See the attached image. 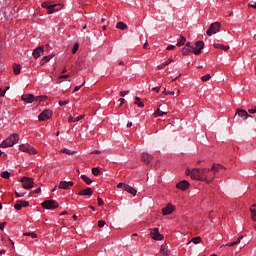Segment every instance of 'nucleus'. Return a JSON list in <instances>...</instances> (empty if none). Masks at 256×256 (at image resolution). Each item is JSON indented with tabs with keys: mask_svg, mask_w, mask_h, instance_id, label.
I'll return each mask as SVG.
<instances>
[{
	"mask_svg": "<svg viewBox=\"0 0 256 256\" xmlns=\"http://www.w3.org/2000/svg\"><path fill=\"white\" fill-rule=\"evenodd\" d=\"M222 167L223 166H221L220 164H216V165H213L211 169L187 168L185 173L195 181H204L205 183L209 184V183H213L216 173L219 172V169H221Z\"/></svg>",
	"mask_w": 256,
	"mask_h": 256,
	"instance_id": "1",
	"label": "nucleus"
},
{
	"mask_svg": "<svg viewBox=\"0 0 256 256\" xmlns=\"http://www.w3.org/2000/svg\"><path fill=\"white\" fill-rule=\"evenodd\" d=\"M16 143H19V134L14 133L11 134L8 138L2 141L0 144V147L7 148V147H13V145H16Z\"/></svg>",
	"mask_w": 256,
	"mask_h": 256,
	"instance_id": "2",
	"label": "nucleus"
},
{
	"mask_svg": "<svg viewBox=\"0 0 256 256\" xmlns=\"http://www.w3.org/2000/svg\"><path fill=\"white\" fill-rule=\"evenodd\" d=\"M22 101H25V103H33L35 101H45L47 99V96H34L33 94H24L21 97Z\"/></svg>",
	"mask_w": 256,
	"mask_h": 256,
	"instance_id": "3",
	"label": "nucleus"
},
{
	"mask_svg": "<svg viewBox=\"0 0 256 256\" xmlns=\"http://www.w3.org/2000/svg\"><path fill=\"white\" fill-rule=\"evenodd\" d=\"M219 31H221V23L214 22L209 26L208 30L206 31V35L211 37V35H215L216 33H219Z\"/></svg>",
	"mask_w": 256,
	"mask_h": 256,
	"instance_id": "4",
	"label": "nucleus"
},
{
	"mask_svg": "<svg viewBox=\"0 0 256 256\" xmlns=\"http://www.w3.org/2000/svg\"><path fill=\"white\" fill-rule=\"evenodd\" d=\"M20 151L23 153H29V155H37V149L30 144H21Z\"/></svg>",
	"mask_w": 256,
	"mask_h": 256,
	"instance_id": "5",
	"label": "nucleus"
},
{
	"mask_svg": "<svg viewBox=\"0 0 256 256\" xmlns=\"http://www.w3.org/2000/svg\"><path fill=\"white\" fill-rule=\"evenodd\" d=\"M51 117H53V111L46 109V110H43L39 114L38 120L39 121H48V119H51Z\"/></svg>",
	"mask_w": 256,
	"mask_h": 256,
	"instance_id": "6",
	"label": "nucleus"
},
{
	"mask_svg": "<svg viewBox=\"0 0 256 256\" xmlns=\"http://www.w3.org/2000/svg\"><path fill=\"white\" fill-rule=\"evenodd\" d=\"M42 207L44 209H57V207H59V203L55 200H45L42 202Z\"/></svg>",
	"mask_w": 256,
	"mask_h": 256,
	"instance_id": "7",
	"label": "nucleus"
},
{
	"mask_svg": "<svg viewBox=\"0 0 256 256\" xmlns=\"http://www.w3.org/2000/svg\"><path fill=\"white\" fill-rule=\"evenodd\" d=\"M150 235L154 241H163L165 239L163 234L159 233V228L150 229Z\"/></svg>",
	"mask_w": 256,
	"mask_h": 256,
	"instance_id": "8",
	"label": "nucleus"
},
{
	"mask_svg": "<svg viewBox=\"0 0 256 256\" xmlns=\"http://www.w3.org/2000/svg\"><path fill=\"white\" fill-rule=\"evenodd\" d=\"M21 183L23 189H33V178L23 177Z\"/></svg>",
	"mask_w": 256,
	"mask_h": 256,
	"instance_id": "9",
	"label": "nucleus"
},
{
	"mask_svg": "<svg viewBox=\"0 0 256 256\" xmlns=\"http://www.w3.org/2000/svg\"><path fill=\"white\" fill-rule=\"evenodd\" d=\"M205 43L203 41H197L195 46L192 47L194 55H201V50L204 49Z\"/></svg>",
	"mask_w": 256,
	"mask_h": 256,
	"instance_id": "10",
	"label": "nucleus"
},
{
	"mask_svg": "<svg viewBox=\"0 0 256 256\" xmlns=\"http://www.w3.org/2000/svg\"><path fill=\"white\" fill-rule=\"evenodd\" d=\"M73 185H75V183H73V181H60V183L58 185V189L69 190V189H71V187H73Z\"/></svg>",
	"mask_w": 256,
	"mask_h": 256,
	"instance_id": "11",
	"label": "nucleus"
},
{
	"mask_svg": "<svg viewBox=\"0 0 256 256\" xmlns=\"http://www.w3.org/2000/svg\"><path fill=\"white\" fill-rule=\"evenodd\" d=\"M176 187L180 190V191H187L188 187H191V184L189 183V181L187 180H182L180 182H178L176 184Z\"/></svg>",
	"mask_w": 256,
	"mask_h": 256,
	"instance_id": "12",
	"label": "nucleus"
},
{
	"mask_svg": "<svg viewBox=\"0 0 256 256\" xmlns=\"http://www.w3.org/2000/svg\"><path fill=\"white\" fill-rule=\"evenodd\" d=\"M23 207H29V202L24 201V200H19L14 205V209H16V211H21V209H23Z\"/></svg>",
	"mask_w": 256,
	"mask_h": 256,
	"instance_id": "13",
	"label": "nucleus"
},
{
	"mask_svg": "<svg viewBox=\"0 0 256 256\" xmlns=\"http://www.w3.org/2000/svg\"><path fill=\"white\" fill-rule=\"evenodd\" d=\"M141 161H143V163H146V165H149V163L153 161V155L144 152L141 155Z\"/></svg>",
	"mask_w": 256,
	"mask_h": 256,
	"instance_id": "14",
	"label": "nucleus"
},
{
	"mask_svg": "<svg viewBox=\"0 0 256 256\" xmlns=\"http://www.w3.org/2000/svg\"><path fill=\"white\" fill-rule=\"evenodd\" d=\"M77 195H79L80 197H87V196L91 197V195H93V189L88 187V188L78 192Z\"/></svg>",
	"mask_w": 256,
	"mask_h": 256,
	"instance_id": "15",
	"label": "nucleus"
},
{
	"mask_svg": "<svg viewBox=\"0 0 256 256\" xmlns=\"http://www.w3.org/2000/svg\"><path fill=\"white\" fill-rule=\"evenodd\" d=\"M175 211V206L173 204H167L165 208L162 209L163 215H171Z\"/></svg>",
	"mask_w": 256,
	"mask_h": 256,
	"instance_id": "16",
	"label": "nucleus"
},
{
	"mask_svg": "<svg viewBox=\"0 0 256 256\" xmlns=\"http://www.w3.org/2000/svg\"><path fill=\"white\" fill-rule=\"evenodd\" d=\"M243 235H240L236 241L228 242L226 244H223L222 247H235V245H239L241 243V240L243 239Z\"/></svg>",
	"mask_w": 256,
	"mask_h": 256,
	"instance_id": "17",
	"label": "nucleus"
},
{
	"mask_svg": "<svg viewBox=\"0 0 256 256\" xmlns=\"http://www.w3.org/2000/svg\"><path fill=\"white\" fill-rule=\"evenodd\" d=\"M43 53H44L43 47H37L36 49L33 50L32 55L34 59H39V57H41Z\"/></svg>",
	"mask_w": 256,
	"mask_h": 256,
	"instance_id": "18",
	"label": "nucleus"
},
{
	"mask_svg": "<svg viewBox=\"0 0 256 256\" xmlns=\"http://www.w3.org/2000/svg\"><path fill=\"white\" fill-rule=\"evenodd\" d=\"M237 114H238V117H241L244 120L249 119V117H253L249 115V113L246 110H243V109L237 110Z\"/></svg>",
	"mask_w": 256,
	"mask_h": 256,
	"instance_id": "19",
	"label": "nucleus"
},
{
	"mask_svg": "<svg viewBox=\"0 0 256 256\" xmlns=\"http://www.w3.org/2000/svg\"><path fill=\"white\" fill-rule=\"evenodd\" d=\"M160 253L162 256H169L171 255V252L169 251V248L167 247V244H162L160 247Z\"/></svg>",
	"mask_w": 256,
	"mask_h": 256,
	"instance_id": "20",
	"label": "nucleus"
},
{
	"mask_svg": "<svg viewBox=\"0 0 256 256\" xmlns=\"http://www.w3.org/2000/svg\"><path fill=\"white\" fill-rule=\"evenodd\" d=\"M124 191H126L130 195H133V197H135V195H137V191L135 190V188H133V186H130L129 184L124 186Z\"/></svg>",
	"mask_w": 256,
	"mask_h": 256,
	"instance_id": "21",
	"label": "nucleus"
},
{
	"mask_svg": "<svg viewBox=\"0 0 256 256\" xmlns=\"http://www.w3.org/2000/svg\"><path fill=\"white\" fill-rule=\"evenodd\" d=\"M81 119H85V114H82V115L77 116V117L69 116L68 122L69 123H77V121H81Z\"/></svg>",
	"mask_w": 256,
	"mask_h": 256,
	"instance_id": "22",
	"label": "nucleus"
},
{
	"mask_svg": "<svg viewBox=\"0 0 256 256\" xmlns=\"http://www.w3.org/2000/svg\"><path fill=\"white\" fill-rule=\"evenodd\" d=\"M173 61H175V59L170 57L167 61L163 62L162 64H159L157 66V69H159V70L164 69V67H167V65H171V63H173Z\"/></svg>",
	"mask_w": 256,
	"mask_h": 256,
	"instance_id": "23",
	"label": "nucleus"
},
{
	"mask_svg": "<svg viewBox=\"0 0 256 256\" xmlns=\"http://www.w3.org/2000/svg\"><path fill=\"white\" fill-rule=\"evenodd\" d=\"M192 51H193V47L184 46V47L182 48V50H181V53H182V55L187 56V55H189L190 53H192Z\"/></svg>",
	"mask_w": 256,
	"mask_h": 256,
	"instance_id": "24",
	"label": "nucleus"
},
{
	"mask_svg": "<svg viewBox=\"0 0 256 256\" xmlns=\"http://www.w3.org/2000/svg\"><path fill=\"white\" fill-rule=\"evenodd\" d=\"M169 113L168 111L161 110V107H158V109L154 112V117H163V115H167Z\"/></svg>",
	"mask_w": 256,
	"mask_h": 256,
	"instance_id": "25",
	"label": "nucleus"
},
{
	"mask_svg": "<svg viewBox=\"0 0 256 256\" xmlns=\"http://www.w3.org/2000/svg\"><path fill=\"white\" fill-rule=\"evenodd\" d=\"M134 105H137V107H140L141 109H143V107H145V103H143V101H141V98L139 96L135 97Z\"/></svg>",
	"mask_w": 256,
	"mask_h": 256,
	"instance_id": "26",
	"label": "nucleus"
},
{
	"mask_svg": "<svg viewBox=\"0 0 256 256\" xmlns=\"http://www.w3.org/2000/svg\"><path fill=\"white\" fill-rule=\"evenodd\" d=\"M80 179H82V181H84V183H86V185H91V183H93V180H91V178H89L87 175L82 174L80 176Z\"/></svg>",
	"mask_w": 256,
	"mask_h": 256,
	"instance_id": "27",
	"label": "nucleus"
},
{
	"mask_svg": "<svg viewBox=\"0 0 256 256\" xmlns=\"http://www.w3.org/2000/svg\"><path fill=\"white\" fill-rule=\"evenodd\" d=\"M213 46L215 49H222L223 51H229V46H226L220 43H215Z\"/></svg>",
	"mask_w": 256,
	"mask_h": 256,
	"instance_id": "28",
	"label": "nucleus"
},
{
	"mask_svg": "<svg viewBox=\"0 0 256 256\" xmlns=\"http://www.w3.org/2000/svg\"><path fill=\"white\" fill-rule=\"evenodd\" d=\"M57 7H59V5H57V4L50 5V6L48 7V13H49V15L55 13V11H59V8H57Z\"/></svg>",
	"mask_w": 256,
	"mask_h": 256,
	"instance_id": "29",
	"label": "nucleus"
},
{
	"mask_svg": "<svg viewBox=\"0 0 256 256\" xmlns=\"http://www.w3.org/2000/svg\"><path fill=\"white\" fill-rule=\"evenodd\" d=\"M185 43H187V38H185V36H180L176 45H177V47H183V45H185Z\"/></svg>",
	"mask_w": 256,
	"mask_h": 256,
	"instance_id": "30",
	"label": "nucleus"
},
{
	"mask_svg": "<svg viewBox=\"0 0 256 256\" xmlns=\"http://www.w3.org/2000/svg\"><path fill=\"white\" fill-rule=\"evenodd\" d=\"M116 29H120L121 31H125V29H127V24H125V22H118L116 24Z\"/></svg>",
	"mask_w": 256,
	"mask_h": 256,
	"instance_id": "31",
	"label": "nucleus"
},
{
	"mask_svg": "<svg viewBox=\"0 0 256 256\" xmlns=\"http://www.w3.org/2000/svg\"><path fill=\"white\" fill-rule=\"evenodd\" d=\"M13 72H14V75H19V73H21V65L20 64H14L13 65Z\"/></svg>",
	"mask_w": 256,
	"mask_h": 256,
	"instance_id": "32",
	"label": "nucleus"
},
{
	"mask_svg": "<svg viewBox=\"0 0 256 256\" xmlns=\"http://www.w3.org/2000/svg\"><path fill=\"white\" fill-rule=\"evenodd\" d=\"M250 212H251V215H252V219L254 221H256V204H254L250 207Z\"/></svg>",
	"mask_w": 256,
	"mask_h": 256,
	"instance_id": "33",
	"label": "nucleus"
},
{
	"mask_svg": "<svg viewBox=\"0 0 256 256\" xmlns=\"http://www.w3.org/2000/svg\"><path fill=\"white\" fill-rule=\"evenodd\" d=\"M51 59H53V56H44L40 61V65H45V63H48Z\"/></svg>",
	"mask_w": 256,
	"mask_h": 256,
	"instance_id": "34",
	"label": "nucleus"
},
{
	"mask_svg": "<svg viewBox=\"0 0 256 256\" xmlns=\"http://www.w3.org/2000/svg\"><path fill=\"white\" fill-rule=\"evenodd\" d=\"M24 237H31L32 239H37V233L35 232H25L23 234Z\"/></svg>",
	"mask_w": 256,
	"mask_h": 256,
	"instance_id": "35",
	"label": "nucleus"
},
{
	"mask_svg": "<svg viewBox=\"0 0 256 256\" xmlns=\"http://www.w3.org/2000/svg\"><path fill=\"white\" fill-rule=\"evenodd\" d=\"M61 153H64L65 155H75V151L69 150L67 148H64L60 151Z\"/></svg>",
	"mask_w": 256,
	"mask_h": 256,
	"instance_id": "36",
	"label": "nucleus"
},
{
	"mask_svg": "<svg viewBox=\"0 0 256 256\" xmlns=\"http://www.w3.org/2000/svg\"><path fill=\"white\" fill-rule=\"evenodd\" d=\"M202 239L200 236H197V237H194L192 240H191V243H194V245H199V243H201Z\"/></svg>",
	"mask_w": 256,
	"mask_h": 256,
	"instance_id": "37",
	"label": "nucleus"
},
{
	"mask_svg": "<svg viewBox=\"0 0 256 256\" xmlns=\"http://www.w3.org/2000/svg\"><path fill=\"white\" fill-rule=\"evenodd\" d=\"M2 179H9L11 177V173L9 171H4L1 173Z\"/></svg>",
	"mask_w": 256,
	"mask_h": 256,
	"instance_id": "38",
	"label": "nucleus"
},
{
	"mask_svg": "<svg viewBox=\"0 0 256 256\" xmlns=\"http://www.w3.org/2000/svg\"><path fill=\"white\" fill-rule=\"evenodd\" d=\"M92 173L95 177H97L101 173V170H99V168L95 167V168H92Z\"/></svg>",
	"mask_w": 256,
	"mask_h": 256,
	"instance_id": "39",
	"label": "nucleus"
},
{
	"mask_svg": "<svg viewBox=\"0 0 256 256\" xmlns=\"http://www.w3.org/2000/svg\"><path fill=\"white\" fill-rule=\"evenodd\" d=\"M77 51H79V43H76V44L73 46V49H72L73 55H75V53H77Z\"/></svg>",
	"mask_w": 256,
	"mask_h": 256,
	"instance_id": "40",
	"label": "nucleus"
},
{
	"mask_svg": "<svg viewBox=\"0 0 256 256\" xmlns=\"http://www.w3.org/2000/svg\"><path fill=\"white\" fill-rule=\"evenodd\" d=\"M209 79H211V74H206V75L201 77V80L204 81V82L209 81Z\"/></svg>",
	"mask_w": 256,
	"mask_h": 256,
	"instance_id": "41",
	"label": "nucleus"
},
{
	"mask_svg": "<svg viewBox=\"0 0 256 256\" xmlns=\"http://www.w3.org/2000/svg\"><path fill=\"white\" fill-rule=\"evenodd\" d=\"M162 93H163V95H175L174 91H167V89H164V91Z\"/></svg>",
	"mask_w": 256,
	"mask_h": 256,
	"instance_id": "42",
	"label": "nucleus"
},
{
	"mask_svg": "<svg viewBox=\"0 0 256 256\" xmlns=\"http://www.w3.org/2000/svg\"><path fill=\"white\" fill-rule=\"evenodd\" d=\"M104 225H107V222H105L104 220H99L98 221V227L103 228Z\"/></svg>",
	"mask_w": 256,
	"mask_h": 256,
	"instance_id": "43",
	"label": "nucleus"
},
{
	"mask_svg": "<svg viewBox=\"0 0 256 256\" xmlns=\"http://www.w3.org/2000/svg\"><path fill=\"white\" fill-rule=\"evenodd\" d=\"M97 203H98L99 207H103V205H104L103 199L101 197L97 198Z\"/></svg>",
	"mask_w": 256,
	"mask_h": 256,
	"instance_id": "44",
	"label": "nucleus"
},
{
	"mask_svg": "<svg viewBox=\"0 0 256 256\" xmlns=\"http://www.w3.org/2000/svg\"><path fill=\"white\" fill-rule=\"evenodd\" d=\"M127 184H125V183H123V182H119L118 184H117V188L118 189H124L125 190V186H126Z\"/></svg>",
	"mask_w": 256,
	"mask_h": 256,
	"instance_id": "45",
	"label": "nucleus"
},
{
	"mask_svg": "<svg viewBox=\"0 0 256 256\" xmlns=\"http://www.w3.org/2000/svg\"><path fill=\"white\" fill-rule=\"evenodd\" d=\"M59 105L63 107V105H69V100H61L59 101Z\"/></svg>",
	"mask_w": 256,
	"mask_h": 256,
	"instance_id": "46",
	"label": "nucleus"
},
{
	"mask_svg": "<svg viewBox=\"0 0 256 256\" xmlns=\"http://www.w3.org/2000/svg\"><path fill=\"white\" fill-rule=\"evenodd\" d=\"M15 195H16V197H18V198H21V197H25V193H23V192H17V191H15Z\"/></svg>",
	"mask_w": 256,
	"mask_h": 256,
	"instance_id": "47",
	"label": "nucleus"
},
{
	"mask_svg": "<svg viewBox=\"0 0 256 256\" xmlns=\"http://www.w3.org/2000/svg\"><path fill=\"white\" fill-rule=\"evenodd\" d=\"M83 85H85V81L82 83V85L76 86V87L74 88V92L79 91V90L83 87Z\"/></svg>",
	"mask_w": 256,
	"mask_h": 256,
	"instance_id": "48",
	"label": "nucleus"
},
{
	"mask_svg": "<svg viewBox=\"0 0 256 256\" xmlns=\"http://www.w3.org/2000/svg\"><path fill=\"white\" fill-rule=\"evenodd\" d=\"M90 155H101V151L100 150H94L90 153Z\"/></svg>",
	"mask_w": 256,
	"mask_h": 256,
	"instance_id": "49",
	"label": "nucleus"
},
{
	"mask_svg": "<svg viewBox=\"0 0 256 256\" xmlns=\"http://www.w3.org/2000/svg\"><path fill=\"white\" fill-rule=\"evenodd\" d=\"M5 225H7V222H2V223H0V230H1V231H4Z\"/></svg>",
	"mask_w": 256,
	"mask_h": 256,
	"instance_id": "50",
	"label": "nucleus"
},
{
	"mask_svg": "<svg viewBox=\"0 0 256 256\" xmlns=\"http://www.w3.org/2000/svg\"><path fill=\"white\" fill-rule=\"evenodd\" d=\"M249 7H252V9H256V2L251 1V2L249 3Z\"/></svg>",
	"mask_w": 256,
	"mask_h": 256,
	"instance_id": "51",
	"label": "nucleus"
},
{
	"mask_svg": "<svg viewBox=\"0 0 256 256\" xmlns=\"http://www.w3.org/2000/svg\"><path fill=\"white\" fill-rule=\"evenodd\" d=\"M166 49L167 51H173V49H175V45H168Z\"/></svg>",
	"mask_w": 256,
	"mask_h": 256,
	"instance_id": "52",
	"label": "nucleus"
},
{
	"mask_svg": "<svg viewBox=\"0 0 256 256\" xmlns=\"http://www.w3.org/2000/svg\"><path fill=\"white\" fill-rule=\"evenodd\" d=\"M248 113H251V114L256 113V106L254 108L248 109Z\"/></svg>",
	"mask_w": 256,
	"mask_h": 256,
	"instance_id": "53",
	"label": "nucleus"
},
{
	"mask_svg": "<svg viewBox=\"0 0 256 256\" xmlns=\"http://www.w3.org/2000/svg\"><path fill=\"white\" fill-rule=\"evenodd\" d=\"M128 94H129V91H121L120 92L121 97H125V95H128Z\"/></svg>",
	"mask_w": 256,
	"mask_h": 256,
	"instance_id": "54",
	"label": "nucleus"
},
{
	"mask_svg": "<svg viewBox=\"0 0 256 256\" xmlns=\"http://www.w3.org/2000/svg\"><path fill=\"white\" fill-rule=\"evenodd\" d=\"M152 91H156V93H159V91H161V87H154L152 88Z\"/></svg>",
	"mask_w": 256,
	"mask_h": 256,
	"instance_id": "55",
	"label": "nucleus"
},
{
	"mask_svg": "<svg viewBox=\"0 0 256 256\" xmlns=\"http://www.w3.org/2000/svg\"><path fill=\"white\" fill-rule=\"evenodd\" d=\"M118 101L120 102V106L125 104V98H120Z\"/></svg>",
	"mask_w": 256,
	"mask_h": 256,
	"instance_id": "56",
	"label": "nucleus"
},
{
	"mask_svg": "<svg viewBox=\"0 0 256 256\" xmlns=\"http://www.w3.org/2000/svg\"><path fill=\"white\" fill-rule=\"evenodd\" d=\"M0 97H5V91L0 88Z\"/></svg>",
	"mask_w": 256,
	"mask_h": 256,
	"instance_id": "57",
	"label": "nucleus"
},
{
	"mask_svg": "<svg viewBox=\"0 0 256 256\" xmlns=\"http://www.w3.org/2000/svg\"><path fill=\"white\" fill-rule=\"evenodd\" d=\"M34 193H35V194H39V193H41V188H37V189H35V190H34Z\"/></svg>",
	"mask_w": 256,
	"mask_h": 256,
	"instance_id": "58",
	"label": "nucleus"
},
{
	"mask_svg": "<svg viewBox=\"0 0 256 256\" xmlns=\"http://www.w3.org/2000/svg\"><path fill=\"white\" fill-rule=\"evenodd\" d=\"M69 75H62V76H59V79H68Z\"/></svg>",
	"mask_w": 256,
	"mask_h": 256,
	"instance_id": "59",
	"label": "nucleus"
},
{
	"mask_svg": "<svg viewBox=\"0 0 256 256\" xmlns=\"http://www.w3.org/2000/svg\"><path fill=\"white\" fill-rule=\"evenodd\" d=\"M127 127H133V122H128Z\"/></svg>",
	"mask_w": 256,
	"mask_h": 256,
	"instance_id": "60",
	"label": "nucleus"
},
{
	"mask_svg": "<svg viewBox=\"0 0 256 256\" xmlns=\"http://www.w3.org/2000/svg\"><path fill=\"white\" fill-rule=\"evenodd\" d=\"M181 91H179V89H177V92H176V97H179Z\"/></svg>",
	"mask_w": 256,
	"mask_h": 256,
	"instance_id": "61",
	"label": "nucleus"
},
{
	"mask_svg": "<svg viewBox=\"0 0 256 256\" xmlns=\"http://www.w3.org/2000/svg\"><path fill=\"white\" fill-rule=\"evenodd\" d=\"M185 47H193V46H191V42H188V43L185 45Z\"/></svg>",
	"mask_w": 256,
	"mask_h": 256,
	"instance_id": "62",
	"label": "nucleus"
},
{
	"mask_svg": "<svg viewBox=\"0 0 256 256\" xmlns=\"http://www.w3.org/2000/svg\"><path fill=\"white\" fill-rule=\"evenodd\" d=\"M147 45H149V42L144 43V49H147Z\"/></svg>",
	"mask_w": 256,
	"mask_h": 256,
	"instance_id": "63",
	"label": "nucleus"
},
{
	"mask_svg": "<svg viewBox=\"0 0 256 256\" xmlns=\"http://www.w3.org/2000/svg\"><path fill=\"white\" fill-rule=\"evenodd\" d=\"M0 255H5V250H1Z\"/></svg>",
	"mask_w": 256,
	"mask_h": 256,
	"instance_id": "64",
	"label": "nucleus"
}]
</instances>
